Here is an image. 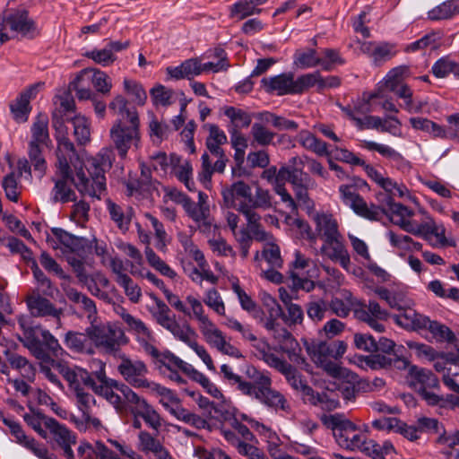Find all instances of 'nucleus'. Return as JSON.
Segmentation results:
<instances>
[{"label": "nucleus", "instance_id": "obj_52", "mask_svg": "<svg viewBox=\"0 0 459 459\" xmlns=\"http://www.w3.org/2000/svg\"><path fill=\"white\" fill-rule=\"evenodd\" d=\"M6 359L9 365L18 370L23 378L33 381L36 370L25 357L14 352H7Z\"/></svg>", "mask_w": 459, "mask_h": 459}, {"label": "nucleus", "instance_id": "obj_44", "mask_svg": "<svg viewBox=\"0 0 459 459\" xmlns=\"http://www.w3.org/2000/svg\"><path fill=\"white\" fill-rule=\"evenodd\" d=\"M459 14V0H446L427 13L429 21L437 22L453 19Z\"/></svg>", "mask_w": 459, "mask_h": 459}, {"label": "nucleus", "instance_id": "obj_26", "mask_svg": "<svg viewBox=\"0 0 459 459\" xmlns=\"http://www.w3.org/2000/svg\"><path fill=\"white\" fill-rule=\"evenodd\" d=\"M139 240L144 244V255L148 264L163 276L174 279L177 276L176 272L167 264L150 247L151 235L144 230L139 223H135Z\"/></svg>", "mask_w": 459, "mask_h": 459}, {"label": "nucleus", "instance_id": "obj_11", "mask_svg": "<svg viewBox=\"0 0 459 459\" xmlns=\"http://www.w3.org/2000/svg\"><path fill=\"white\" fill-rule=\"evenodd\" d=\"M323 421L332 429L337 444L349 451H360L367 436L343 414L335 413L325 416Z\"/></svg>", "mask_w": 459, "mask_h": 459}, {"label": "nucleus", "instance_id": "obj_3", "mask_svg": "<svg viewBox=\"0 0 459 459\" xmlns=\"http://www.w3.org/2000/svg\"><path fill=\"white\" fill-rule=\"evenodd\" d=\"M100 369L93 372L96 382L92 392L105 398L117 411L122 412L126 408L131 413L140 415L152 429L159 431L162 427V418L147 400L137 394L129 385L106 375L105 364L99 361Z\"/></svg>", "mask_w": 459, "mask_h": 459}, {"label": "nucleus", "instance_id": "obj_51", "mask_svg": "<svg viewBox=\"0 0 459 459\" xmlns=\"http://www.w3.org/2000/svg\"><path fill=\"white\" fill-rule=\"evenodd\" d=\"M268 0H239L231 6L230 16L243 20L247 16L260 13L261 9L257 6L264 4Z\"/></svg>", "mask_w": 459, "mask_h": 459}, {"label": "nucleus", "instance_id": "obj_38", "mask_svg": "<svg viewBox=\"0 0 459 459\" xmlns=\"http://www.w3.org/2000/svg\"><path fill=\"white\" fill-rule=\"evenodd\" d=\"M410 303L411 301L407 300L404 308L398 309L400 314L394 316L395 322L404 328L423 329L429 322V317L411 308Z\"/></svg>", "mask_w": 459, "mask_h": 459}, {"label": "nucleus", "instance_id": "obj_17", "mask_svg": "<svg viewBox=\"0 0 459 459\" xmlns=\"http://www.w3.org/2000/svg\"><path fill=\"white\" fill-rule=\"evenodd\" d=\"M291 169L292 167L289 162L287 165L281 166L279 169L273 166L263 171L262 178L266 179L273 185L274 192L281 197V200L286 204V206L291 212H296L298 206L295 200L285 187V181H287L291 173Z\"/></svg>", "mask_w": 459, "mask_h": 459}, {"label": "nucleus", "instance_id": "obj_56", "mask_svg": "<svg viewBox=\"0 0 459 459\" xmlns=\"http://www.w3.org/2000/svg\"><path fill=\"white\" fill-rule=\"evenodd\" d=\"M298 141L305 149L319 156H326L329 154L327 143L316 138L308 131L299 132Z\"/></svg>", "mask_w": 459, "mask_h": 459}, {"label": "nucleus", "instance_id": "obj_2", "mask_svg": "<svg viewBox=\"0 0 459 459\" xmlns=\"http://www.w3.org/2000/svg\"><path fill=\"white\" fill-rule=\"evenodd\" d=\"M100 369L93 372L96 382L92 392L105 398L117 411L122 412L126 408L131 413L140 415L152 429L159 431L162 427V418L147 400L137 394L129 385L106 375L105 364L99 361Z\"/></svg>", "mask_w": 459, "mask_h": 459}, {"label": "nucleus", "instance_id": "obj_18", "mask_svg": "<svg viewBox=\"0 0 459 459\" xmlns=\"http://www.w3.org/2000/svg\"><path fill=\"white\" fill-rule=\"evenodd\" d=\"M54 127L56 131V139L57 142L56 168L60 173L66 176L69 169H71L70 163L73 162L74 159H77V153L74 143L68 137L67 129L64 123L56 120V122H54Z\"/></svg>", "mask_w": 459, "mask_h": 459}, {"label": "nucleus", "instance_id": "obj_14", "mask_svg": "<svg viewBox=\"0 0 459 459\" xmlns=\"http://www.w3.org/2000/svg\"><path fill=\"white\" fill-rule=\"evenodd\" d=\"M339 193L344 205L350 207L357 215L369 220L380 221L385 213L383 206L368 204L355 189L353 185H341Z\"/></svg>", "mask_w": 459, "mask_h": 459}, {"label": "nucleus", "instance_id": "obj_57", "mask_svg": "<svg viewBox=\"0 0 459 459\" xmlns=\"http://www.w3.org/2000/svg\"><path fill=\"white\" fill-rule=\"evenodd\" d=\"M166 330L189 347L196 341L197 334L195 330L188 324L180 325L176 319L166 327Z\"/></svg>", "mask_w": 459, "mask_h": 459}, {"label": "nucleus", "instance_id": "obj_21", "mask_svg": "<svg viewBox=\"0 0 459 459\" xmlns=\"http://www.w3.org/2000/svg\"><path fill=\"white\" fill-rule=\"evenodd\" d=\"M199 329L207 343L220 352L236 359L243 357L241 351L227 341L225 334L212 321Z\"/></svg>", "mask_w": 459, "mask_h": 459}, {"label": "nucleus", "instance_id": "obj_36", "mask_svg": "<svg viewBox=\"0 0 459 459\" xmlns=\"http://www.w3.org/2000/svg\"><path fill=\"white\" fill-rule=\"evenodd\" d=\"M108 109L117 119H124L127 123L140 122L139 115L134 108L129 107V101L121 94H117L108 103Z\"/></svg>", "mask_w": 459, "mask_h": 459}, {"label": "nucleus", "instance_id": "obj_60", "mask_svg": "<svg viewBox=\"0 0 459 459\" xmlns=\"http://www.w3.org/2000/svg\"><path fill=\"white\" fill-rule=\"evenodd\" d=\"M156 365L160 369H161L162 367L167 368L169 372L179 369L186 375L189 373L193 367L191 364L182 360L170 351L163 352Z\"/></svg>", "mask_w": 459, "mask_h": 459}, {"label": "nucleus", "instance_id": "obj_5", "mask_svg": "<svg viewBox=\"0 0 459 459\" xmlns=\"http://www.w3.org/2000/svg\"><path fill=\"white\" fill-rule=\"evenodd\" d=\"M221 372L224 378L231 384L238 385V390L242 394L251 397L275 411H287L290 410V404L285 396L281 392L272 388V378L268 373L259 371L254 367L247 368V375L251 381H246L240 376L235 374L227 364L221 366Z\"/></svg>", "mask_w": 459, "mask_h": 459}, {"label": "nucleus", "instance_id": "obj_30", "mask_svg": "<svg viewBox=\"0 0 459 459\" xmlns=\"http://www.w3.org/2000/svg\"><path fill=\"white\" fill-rule=\"evenodd\" d=\"M313 221L316 239L325 241L342 234L339 223L332 213L317 212L314 215Z\"/></svg>", "mask_w": 459, "mask_h": 459}, {"label": "nucleus", "instance_id": "obj_15", "mask_svg": "<svg viewBox=\"0 0 459 459\" xmlns=\"http://www.w3.org/2000/svg\"><path fill=\"white\" fill-rule=\"evenodd\" d=\"M307 79L305 74L295 79L293 73H282L278 75L264 77L261 80L264 90L277 96L297 95L306 91Z\"/></svg>", "mask_w": 459, "mask_h": 459}, {"label": "nucleus", "instance_id": "obj_7", "mask_svg": "<svg viewBox=\"0 0 459 459\" xmlns=\"http://www.w3.org/2000/svg\"><path fill=\"white\" fill-rule=\"evenodd\" d=\"M17 321L22 330L20 341L36 359L43 362H51L55 367L57 361L52 359L50 355L61 357L66 354L58 340L48 330L43 329L40 325L33 326L27 316H20Z\"/></svg>", "mask_w": 459, "mask_h": 459}, {"label": "nucleus", "instance_id": "obj_46", "mask_svg": "<svg viewBox=\"0 0 459 459\" xmlns=\"http://www.w3.org/2000/svg\"><path fill=\"white\" fill-rule=\"evenodd\" d=\"M342 299L337 297L332 299L330 303H328V308L337 316L346 317L351 308H358V301L348 290H342Z\"/></svg>", "mask_w": 459, "mask_h": 459}, {"label": "nucleus", "instance_id": "obj_19", "mask_svg": "<svg viewBox=\"0 0 459 459\" xmlns=\"http://www.w3.org/2000/svg\"><path fill=\"white\" fill-rule=\"evenodd\" d=\"M322 242L319 249L314 248L316 255L325 257L333 263H338L343 269L349 270L351 255L343 235L341 234Z\"/></svg>", "mask_w": 459, "mask_h": 459}, {"label": "nucleus", "instance_id": "obj_42", "mask_svg": "<svg viewBox=\"0 0 459 459\" xmlns=\"http://www.w3.org/2000/svg\"><path fill=\"white\" fill-rule=\"evenodd\" d=\"M64 342L68 349L74 352L91 355L95 352L86 332L83 333L69 331L65 335Z\"/></svg>", "mask_w": 459, "mask_h": 459}, {"label": "nucleus", "instance_id": "obj_43", "mask_svg": "<svg viewBox=\"0 0 459 459\" xmlns=\"http://www.w3.org/2000/svg\"><path fill=\"white\" fill-rule=\"evenodd\" d=\"M170 167L179 181L184 183L187 189L192 190L195 183L192 179L193 168L188 160H182L176 154L170 155Z\"/></svg>", "mask_w": 459, "mask_h": 459}, {"label": "nucleus", "instance_id": "obj_47", "mask_svg": "<svg viewBox=\"0 0 459 459\" xmlns=\"http://www.w3.org/2000/svg\"><path fill=\"white\" fill-rule=\"evenodd\" d=\"M30 143L48 145L50 143L48 134V117L46 114H39L31 126Z\"/></svg>", "mask_w": 459, "mask_h": 459}, {"label": "nucleus", "instance_id": "obj_41", "mask_svg": "<svg viewBox=\"0 0 459 459\" xmlns=\"http://www.w3.org/2000/svg\"><path fill=\"white\" fill-rule=\"evenodd\" d=\"M59 178L55 181L53 188V200L55 202L68 203L76 200V195L68 185L71 182L72 176L71 169H69L66 176L63 175L57 170Z\"/></svg>", "mask_w": 459, "mask_h": 459}, {"label": "nucleus", "instance_id": "obj_1", "mask_svg": "<svg viewBox=\"0 0 459 459\" xmlns=\"http://www.w3.org/2000/svg\"><path fill=\"white\" fill-rule=\"evenodd\" d=\"M100 369L93 372L96 382L92 392L105 398L117 411L122 412L126 408L131 413L140 415L152 429L159 431L162 427V418L147 400L137 394L129 385L106 375L105 364L99 361Z\"/></svg>", "mask_w": 459, "mask_h": 459}, {"label": "nucleus", "instance_id": "obj_6", "mask_svg": "<svg viewBox=\"0 0 459 459\" xmlns=\"http://www.w3.org/2000/svg\"><path fill=\"white\" fill-rule=\"evenodd\" d=\"M385 215H389L393 223L412 235L428 240L431 246H445L446 243L445 228L437 225L431 217L417 222L411 220L413 212L402 204L394 203L390 195H385Z\"/></svg>", "mask_w": 459, "mask_h": 459}, {"label": "nucleus", "instance_id": "obj_27", "mask_svg": "<svg viewBox=\"0 0 459 459\" xmlns=\"http://www.w3.org/2000/svg\"><path fill=\"white\" fill-rule=\"evenodd\" d=\"M139 240L144 244V255L148 264L163 276L174 279L177 276L176 272L167 264L150 247L151 235L144 230L139 223H135Z\"/></svg>", "mask_w": 459, "mask_h": 459}, {"label": "nucleus", "instance_id": "obj_55", "mask_svg": "<svg viewBox=\"0 0 459 459\" xmlns=\"http://www.w3.org/2000/svg\"><path fill=\"white\" fill-rule=\"evenodd\" d=\"M187 215L199 226L211 227L212 221L209 205H199L192 200L184 208Z\"/></svg>", "mask_w": 459, "mask_h": 459}, {"label": "nucleus", "instance_id": "obj_10", "mask_svg": "<svg viewBox=\"0 0 459 459\" xmlns=\"http://www.w3.org/2000/svg\"><path fill=\"white\" fill-rule=\"evenodd\" d=\"M55 368L67 382L69 391L76 399L80 410H89L95 403L94 396L89 392L95 385V377L86 369L65 363L56 362Z\"/></svg>", "mask_w": 459, "mask_h": 459}, {"label": "nucleus", "instance_id": "obj_62", "mask_svg": "<svg viewBox=\"0 0 459 459\" xmlns=\"http://www.w3.org/2000/svg\"><path fill=\"white\" fill-rule=\"evenodd\" d=\"M307 79V85H306V91L309 88L317 87L318 91H322L325 89L336 88L341 84V80L337 76H328L323 78L318 72L306 74Z\"/></svg>", "mask_w": 459, "mask_h": 459}, {"label": "nucleus", "instance_id": "obj_9", "mask_svg": "<svg viewBox=\"0 0 459 459\" xmlns=\"http://www.w3.org/2000/svg\"><path fill=\"white\" fill-rule=\"evenodd\" d=\"M268 300L273 306L269 309L268 316H260V323L277 342L281 351L286 353L291 361L297 364L304 363L305 359L299 354L300 348L297 340L277 319L281 315V306L271 296H268Z\"/></svg>", "mask_w": 459, "mask_h": 459}, {"label": "nucleus", "instance_id": "obj_12", "mask_svg": "<svg viewBox=\"0 0 459 459\" xmlns=\"http://www.w3.org/2000/svg\"><path fill=\"white\" fill-rule=\"evenodd\" d=\"M86 333L97 349L115 357L121 353V347L129 341L124 330L111 323H91V326L86 328Z\"/></svg>", "mask_w": 459, "mask_h": 459}, {"label": "nucleus", "instance_id": "obj_33", "mask_svg": "<svg viewBox=\"0 0 459 459\" xmlns=\"http://www.w3.org/2000/svg\"><path fill=\"white\" fill-rule=\"evenodd\" d=\"M51 232L53 237L48 238V242L53 248H58V244L64 247V252L78 253L83 248V238L75 237L58 228H53Z\"/></svg>", "mask_w": 459, "mask_h": 459}, {"label": "nucleus", "instance_id": "obj_8", "mask_svg": "<svg viewBox=\"0 0 459 459\" xmlns=\"http://www.w3.org/2000/svg\"><path fill=\"white\" fill-rule=\"evenodd\" d=\"M110 166L109 158L99 154L87 160L85 170L82 168L76 169V174L74 178H71V182L81 194L100 199L106 190L105 172Z\"/></svg>", "mask_w": 459, "mask_h": 459}, {"label": "nucleus", "instance_id": "obj_58", "mask_svg": "<svg viewBox=\"0 0 459 459\" xmlns=\"http://www.w3.org/2000/svg\"><path fill=\"white\" fill-rule=\"evenodd\" d=\"M224 115L230 120L228 130L237 129L240 131L241 128L248 127L252 121V117L247 112L234 107H226Z\"/></svg>", "mask_w": 459, "mask_h": 459}, {"label": "nucleus", "instance_id": "obj_34", "mask_svg": "<svg viewBox=\"0 0 459 459\" xmlns=\"http://www.w3.org/2000/svg\"><path fill=\"white\" fill-rule=\"evenodd\" d=\"M409 383L418 393L439 386L437 377L430 370L417 366L409 368Z\"/></svg>", "mask_w": 459, "mask_h": 459}, {"label": "nucleus", "instance_id": "obj_45", "mask_svg": "<svg viewBox=\"0 0 459 459\" xmlns=\"http://www.w3.org/2000/svg\"><path fill=\"white\" fill-rule=\"evenodd\" d=\"M91 73V82L95 90L103 94L107 95L112 89V81L110 77L103 71L98 69H83L77 76V81L82 82L83 77L88 74Z\"/></svg>", "mask_w": 459, "mask_h": 459}, {"label": "nucleus", "instance_id": "obj_24", "mask_svg": "<svg viewBox=\"0 0 459 459\" xmlns=\"http://www.w3.org/2000/svg\"><path fill=\"white\" fill-rule=\"evenodd\" d=\"M408 75L409 68L407 66H398L390 70L378 84L377 88L368 95L366 99L367 103L375 104L376 100H384L385 97V89L390 91L396 90L397 87L403 84V80L408 77Z\"/></svg>", "mask_w": 459, "mask_h": 459}, {"label": "nucleus", "instance_id": "obj_35", "mask_svg": "<svg viewBox=\"0 0 459 459\" xmlns=\"http://www.w3.org/2000/svg\"><path fill=\"white\" fill-rule=\"evenodd\" d=\"M37 86H30L22 91L16 100L10 105L11 112L14 120L18 123H24L28 120L31 110L30 101L36 95Z\"/></svg>", "mask_w": 459, "mask_h": 459}, {"label": "nucleus", "instance_id": "obj_50", "mask_svg": "<svg viewBox=\"0 0 459 459\" xmlns=\"http://www.w3.org/2000/svg\"><path fill=\"white\" fill-rule=\"evenodd\" d=\"M307 395V403L312 405L319 406L322 410L333 411L339 406V401L333 393H317L312 388H306Z\"/></svg>", "mask_w": 459, "mask_h": 459}, {"label": "nucleus", "instance_id": "obj_20", "mask_svg": "<svg viewBox=\"0 0 459 459\" xmlns=\"http://www.w3.org/2000/svg\"><path fill=\"white\" fill-rule=\"evenodd\" d=\"M29 312L34 317L50 316L56 320L57 327H61L62 308L56 307L39 290H33L25 299Z\"/></svg>", "mask_w": 459, "mask_h": 459}, {"label": "nucleus", "instance_id": "obj_59", "mask_svg": "<svg viewBox=\"0 0 459 459\" xmlns=\"http://www.w3.org/2000/svg\"><path fill=\"white\" fill-rule=\"evenodd\" d=\"M24 421L36 431L42 438L48 437L47 431L42 428L44 425L48 429V420H55L54 418L48 417L42 413L39 410L30 409L29 413L23 415Z\"/></svg>", "mask_w": 459, "mask_h": 459}, {"label": "nucleus", "instance_id": "obj_23", "mask_svg": "<svg viewBox=\"0 0 459 459\" xmlns=\"http://www.w3.org/2000/svg\"><path fill=\"white\" fill-rule=\"evenodd\" d=\"M48 429L53 439L63 451L66 459H74V453L72 446L77 443V436L65 425L60 424L56 420H48Z\"/></svg>", "mask_w": 459, "mask_h": 459}, {"label": "nucleus", "instance_id": "obj_64", "mask_svg": "<svg viewBox=\"0 0 459 459\" xmlns=\"http://www.w3.org/2000/svg\"><path fill=\"white\" fill-rule=\"evenodd\" d=\"M416 424L418 426L420 434L422 432L438 434L439 437L437 441L439 443H446V430L444 426L434 418L420 417L417 420Z\"/></svg>", "mask_w": 459, "mask_h": 459}, {"label": "nucleus", "instance_id": "obj_16", "mask_svg": "<svg viewBox=\"0 0 459 459\" xmlns=\"http://www.w3.org/2000/svg\"><path fill=\"white\" fill-rule=\"evenodd\" d=\"M117 357L121 359L117 366V371L125 381L134 388L147 389L152 381L146 378L148 374L146 364L139 359H131L124 353H120Z\"/></svg>", "mask_w": 459, "mask_h": 459}, {"label": "nucleus", "instance_id": "obj_53", "mask_svg": "<svg viewBox=\"0 0 459 459\" xmlns=\"http://www.w3.org/2000/svg\"><path fill=\"white\" fill-rule=\"evenodd\" d=\"M253 346L257 350L258 359L263 360L270 368H273L282 374V372L290 367V363L271 351V349L266 342H264L263 347H259L256 344H253Z\"/></svg>", "mask_w": 459, "mask_h": 459}, {"label": "nucleus", "instance_id": "obj_22", "mask_svg": "<svg viewBox=\"0 0 459 459\" xmlns=\"http://www.w3.org/2000/svg\"><path fill=\"white\" fill-rule=\"evenodd\" d=\"M136 447L148 459H174L162 442L146 430L138 433Z\"/></svg>", "mask_w": 459, "mask_h": 459}, {"label": "nucleus", "instance_id": "obj_39", "mask_svg": "<svg viewBox=\"0 0 459 459\" xmlns=\"http://www.w3.org/2000/svg\"><path fill=\"white\" fill-rule=\"evenodd\" d=\"M166 71L171 78L176 80H192L194 77L202 74L201 61L198 58H189L185 60L178 66L167 67Z\"/></svg>", "mask_w": 459, "mask_h": 459}, {"label": "nucleus", "instance_id": "obj_37", "mask_svg": "<svg viewBox=\"0 0 459 459\" xmlns=\"http://www.w3.org/2000/svg\"><path fill=\"white\" fill-rule=\"evenodd\" d=\"M227 224L231 230L236 241L238 244L241 256L247 258L249 254V248L252 244V237L249 234L247 229L242 228L237 231L238 224L239 222V217L238 214L232 212H227L226 215Z\"/></svg>", "mask_w": 459, "mask_h": 459}, {"label": "nucleus", "instance_id": "obj_13", "mask_svg": "<svg viewBox=\"0 0 459 459\" xmlns=\"http://www.w3.org/2000/svg\"><path fill=\"white\" fill-rule=\"evenodd\" d=\"M112 144L121 158H126L132 146L138 148L140 143V122L127 123L116 119L109 130Z\"/></svg>", "mask_w": 459, "mask_h": 459}, {"label": "nucleus", "instance_id": "obj_25", "mask_svg": "<svg viewBox=\"0 0 459 459\" xmlns=\"http://www.w3.org/2000/svg\"><path fill=\"white\" fill-rule=\"evenodd\" d=\"M139 240L144 244V255L148 264L163 276L174 279L177 276L176 272L167 264L150 247L151 235L144 230L139 223H135Z\"/></svg>", "mask_w": 459, "mask_h": 459}, {"label": "nucleus", "instance_id": "obj_54", "mask_svg": "<svg viewBox=\"0 0 459 459\" xmlns=\"http://www.w3.org/2000/svg\"><path fill=\"white\" fill-rule=\"evenodd\" d=\"M304 345L310 359L317 365L332 359L328 342H304Z\"/></svg>", "mask_w": 459, "mask_h": 459}, {"label": "nucleus", "instance_id": "obj_48", "mask_svg": "<svg viewBox=\"0 0 459 459\" xmlns=\"http://www.w3.org/2000/svg\"><path fill=\"white\" fill-rule=\"evenodd\" d=\"M66 121L72 123L74 135L78 144L84 145L91 141V123L87 117L78 114L73 117H67Z\"/></svg>", "mask_w": 459, "mask_h": 459}, {"label": "nucleus", "instance_id": "obj_28", "mask_svg": "<svg viewBox=\"0 0 459 459\" xmlns=\"http://www.w3.org/2000/svg\"><path fill=\"white\" fill-rule=\"evenodd\" d=\"M202 169L199 172L200 181L208 187L211 185L212 176L214 172L222 174L225 171L229 159L224 152L221 156H210L206 152L201 157Z\"/></svg>", "mask_w": 459, "mask_h": 459}, {"label": "nucleus", "instance_id": "obj_49", "mask_svg": "<svg viewBox=\"0 0 459 459\" xmlns=\"http://www.w3.org/2000/svg\"><path fill=\"white\" fill-rule=\"evenodd\" d=\"M151 298L154 301L155 306L150 308L149 311L157 324L166 329V327L176 319V316L171 314V310L168 305L156 295L151 294Z\"/></svg>", "mask_w": 459, "mask_h": 459}, {"label": "nucleus", "instance_id": "obj_63", "mask_svg": "<svg viewBox=\"0 0 459 459\" xmlns=\"http://www.w3.org/2000/svg\"><path fill=\"white\" fill-rule=\"evenodd\" d=\"M147 389L152 394L160 397V403L167 411H169L171 407L175 406L179 403L178 398L170 389L158 383L152 381L147 387Z\"/></svg>", "mask_w": 459, "mask_h": 459}, {"label": "nucleus", "instance_id": "obj_31", "mask_svg": "<svg viewBox=\"0 0 459 459\" xmlns=\"http://www.w3.org/2000/svg\"><path fill=\"white\" fill-rule=\"evenodd\" d=\"M107 211L110 220L123 233L129 230L131 221L134 216V210L129 205H119L110 199L106 200Z\"/></svg>", "mask_w": 459, "mask_h": 459}, {"label": "nucleus", "instance_id": "obj_61", "mask_svg": "<svg viewBox=\"0 0 459 459\" xmlns=\"http://www.w3.org/2000/svg\"><path fill=\"white\" fill-rule=\"evenodd\" d=\"M169 411L178 420L194 426L196 429H204L207 425V421L204 419L183 408L179 403L171 407Z\"/></svg>", "mask_w": 459, "mask_h": 459}, {"label": "nucleus", "instance_id": "obj_32", "mask_svg": "<svg viewBox=\"0 0 459 459\" xmlns=\"http://www.w3.org/2000/svg\"><path fill=\"white\" fill-rule=\"evenodd\" d=\"M287 181L291 184L295 197L299 203L308 204L311 202L308 190L316 188L317 185L309 174H300L291 169Z\"/></svg>", "mask_w": 459, "mask_h": 459}, {"label": "nucleus", "instance_id": "obj_4", "mask_svg": "<svg viewBox=\"0 0 459 459\" xmlns=\"http://www.w3.org/2000/svg\"><path fill=\"white\" fill-rule=\"evenodd\" d=\"M223 202L227 207H235L247 221V227L252 240L269 241L273 236L266 232L262 224L259 210H268L273 206L272 195L267 189L255 188V195L246 182L239 180L221 190Z\"/></svg>", "mask_w": 459, "mask_h": 459}, {"label": "nucleus", "instance_id": "obj_29", "mask_svg": "<svg viewBox=\"0 0 459 459\" xmlns=\"http://www.w3.org/2000/svg\"><path fill=\"white\" fill-rule=\"evenodd\" d=\"M7 29L23 36H35L37 28L34 22L28 15L26 10H15L4 16Z\"/></svg>", "mask_w": 459, "mask_h": 459}, {"label": "nucleus", "instance_id": "obj_40", "mask_svg": "<svg viewBox=\"0 0 459 459\" xmlns=\"http://www.w3.org/2000/svg\"><path fill=\"white\" fill-rule=\"evenodd\" d=\"M289 163H290L292 170L297 173H299L300 171V174H307L303 170L305 165H307L312 174L319 176L322 178L326 179L329 175L321 162L307 155L291 157L289 160Z\"/></svg>", "mask_w": 459, "mask_h": 459}]
</instances>
